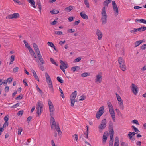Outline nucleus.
Listing matches in <instances>:
<instances>
[{
    "label": "nucleus",
    "instance_id": "obj_1",
    "mask_svg": "<svg viewBox=\"0 0 146 146\" xmlns=\"http://www.w3.org/2000/svg\"><path fill=\"white\" fill-rule=\"evenodd\" d=\"M43 107V104L42 102L41 101H38L36 105V113L38 114V117L40 115L42 112V109Z\"/></svg>",
    "mask_w": 146,
    "mask_h": 146
},
{
    "label": "nucleus",
    "instance_id": "obj_2",
    "mask_svg": "<svg viewBox=\"0 0 146 146\" xmlns=\"http://www.w3.org/2000/svg\"><path fill=\"white\" fill-rule=\"evenodd\" d=\"M106 119H104L102 120L100 125L98 127L99 132L100 133L102 132L103 130L105 129L106 127Z\"/></svg>",
    "mask_w": 146,
    "mask_h": 146
},
{
    "label": "nucleus",
    "instance_id": "obj_3",
    "mask_svg": "<svg viewBox=\"0 0 146 146\" xmlns=\"http://www.w3.org/2000/svg\"><path fill=\"white\" fill-rule=\"evenodd\" d=\"M50 121L51 127L52 128H53V127H54L56 128L57 127V126H59L58 123H56L53 117H51Z\"/></svg>",
    "mask_w": 146,
    "mask_h": 146
},
{
    "label": "nucleus",
    "instance_id": "obj_4",
    "mask_svg": "<svg viewBox=\"0 0 146 146\" xmlns=\"http://www.w3.org/2000/svg\"><path fill=\"white\" fill-rule=\"evenodd\" d=\"M146 29V27L143 26L137 29L134 28L133 30H130V31L132 33L135 34V32H136L138 31L140 32L143 31L145 30Z\"/></svg>",
    "mask_w": 146,
    "mask_h": 146
},
{
    "label": "nucleus",
    "instance_id": "obj_5",
    "mask_svg": "<svg viewBox=\"0 0 146 146\" xmlns=\"http://www.w3.org/2000/svg\"><path fill=\"white\" fill-rule=\"evenodd\" d=\"M132 91L133 93L135 95H136L137 94L138 91V87L137 86L134 84H132Z\"/></svg>",
    "mask_w": 146,
    "mask_h": 146
},
{
    "label": "nucleus",
    "instance_id": "obj_6",
    "mask_svg": "<svg viewBox=\"0 0 146 146\" xmlns=\"http://www.w3.org/2000/svg\"><path fill=\"white\" fill-rule=\"evenodd\" d=\"M112 3L113 7L115 14L116 15H117L118 13V10L117 6L115 2L113 1Z\"/></svg>",
    "mask_w": 146,
    "mask_h": 146
},
{
    "label": "nucleus",
    "instance_id": "obj_7",
    "mask_svg": "<svg viewBox=\"0 0 146 146\" xmlns=\"http://www.w3.org/2000/svg\"><path fill=\"white\" fill-rule=\"evenodd\" d=\"M19 17V14L18 13H15L8 15V18H17Z\"/></svg>",
    "mask_w": 146,
    "mask_h": 146
},
{
    "label": "nucleus",
    "instance_id": "obj_8",
    "mask_svg": "<svg viewBox=\"0 0 146 146\" xmlns=\"http://www.w3.org/2000/svg\"><path fill=\"white\" fill-rule=\"evenodd\" d=\"M108 136V133L107 131L105 132L103 134L102 139V142L104 144L107 140V138Z\"/></svg>",
    "mask_w": 146,
    "mask_h": 146
},
{
    "label": "nucleus",
    "instance_id": "obj_9",
    "mask_svg": "<svg viewBox=\"0 0 146 146\" xmlns=\"http://www.w3.org/2000/svg\"><path fill=\"white\" fill-rule=\"evenodd\" d=\"M96 35L98 40H101L102 37V34L101 32L98 29L96 30Z\"/></svg>",
    "mask_w": 146,
    "mask_h": 146
},
{
    "label": "nucleus",
    "instance_id": "obj_10",
    "mask_svg": "<svg viewBox=\"0 0 146 146\" xmlns=\"http://www.w3.org/2000/svg\"><path fill=\"white\" fill-rule=\"evenodd\" d=\"M102 80V76L98 75L96 76V78L95 79V82L97 83L98 82L99 83L101 82Z\"/></svg>",
    "mask_w": 146,
    "mask_h": 146
},
{
    "label": "nucleus",
    "instance_id": "obj_11",
    "mask_svg": "<svg viewBox=\"0 0 146 146\" xmlns=\"http://www.w3.org/2000/svg\"><path fill=\"white\" fill-rule=\"evenodd\" d=\"M105 10V7L104 6L103 8L102 11V15L103 18H106L107 17Z\"/></svg>",
    "mask_w": 146,
    "mask_h": 146
},
{
    "label": "nucleus",
    "instance_id": "obj_12",
    "mask_svg": "<svg viewBox=\"0 0 146 146\" xmlns=\"http://www.w3.org/2000/svg\"><path fill=\"white\" fill-rule=\"evenodd\" d=\"M28 49L29 50L30 53L32 56H33L35 58H36V55L32 49L30 47H28Z\"/></svg>",
    "mask_w": 146,
    "mask_h": 146
},
{
    "label": "nucleus",
    "instance_id": "obj_13",
    "mask_svg": "<svg viewBox=\"0 0 146 146\" xmlns=\"http://www.w3.org/2000/svg\"><path fill=\"white\" fill-rule=\"evenodd\" d=\"M73 6L70 5L66 8L64 10L66 12H70L73 9Z\"/></svg>",
    "mask_w": 146,
    "mask_h": 146
},
{
    "label": "nucleus",
    "instance_id": "obj_14",
    "mask_svg": "<svg viewBox=\"0 0 146 146\" xmlns=\"http://www.w3.org/2000/svg\"><path fill=\"white\" fill-rule=\"evenodd\" d=\"M77 92L76 91H75L74 92L72 93L70 96V99L75 100L76 95H77Z\"/></svg>",
    "mask_w": 146,
    "mask_h": 146
},
{
    "label": "nucleus",
    "instance_id": "obj_15",
    "mask_svg": "<svg viewBox=\"0 0 146 146\" xmlns=\"http://www.w3.org/2000/svg\"><path fill=\"white\" fill-rule=\"evenodd\" d=\"M118 61L120 65L124 64L125 62V61L121 57H119L118 58Z\"/></svg>",
    "mask_w": 146,
    "mask_h": 146
},
{
    "label": "nucleus",
    "instance_id": "obj_16",
    "mask_svg": "<svg viewBox=\"0 0 146 146\" xmlns=\"http://www.w3.org/2000/svg\"><path fill=\"white\" fill-rule=\"evenodd\" d=\"M60 63L61 65L63 66L64 67L65 69H66L68 68V66L67 64L65 63L62 60L60 61Z\"/></svg>",
    "mask_w": 146,
    "mask_h": 146
},
{
    "label": "nucleus",
    "instance_id": "obj_17",
    "mask_svg": "<svg viewBox=\"0 0 146 146\" xmlns=\"http://www.w3.org/2000/svg\"><path fill=\"white\" fill-rule=\"evenodd\" d=\"M120 68L123 71H124L126 70V67L125 63L120 65Z\"/></svg>",
    "mask_w": 146,
    "mask_h": 146
},
{
    "label": "nucleus",
    "instance_id": "obj_18",
    "mask_svg": "<svg viewBox=\"0 0 146 146\" xmlns=\"http://www.w3.org/2000/svg\"><path fill=\"white\" fill-rule=\"evenodd\" d=\"M104 107L103 106L99 108V110L98 112L103 114L104 112Z\"/></svg>",
    "mask_w": 146,
    "mask_h": 146
},
{
    "label": "nucleus",
    "instance_id": "obj_19",
    "mask_svg": "<svg viewBox=\"0 0 146 146\" xmlns=\"http://www.w3.org/2000/svg\"><path fill=\"white\" fill-rule=\"evenodd\" d=\"M111 115L113 121L114 122L115 121V114L114 111H112L111 113H110Z\"/></svg>",
    "mask_w": 146,
    "mask_h": 146
},
{
    "label": "nucleus",
    "instance_id": "obj_20",
    "mask_svg": "<svg viewBox=\"0 0 146 146\" xmlns=\"http://www.w3.org/2000/svg\"><path fill=\"white\" fill-rule=\"evenodd\" d=\"M111 0H105L103 3L104 5L105 6H108V5L111 2Z\"/></svg>",
    "mask_w": 146,
    "mask_h": 146
},
{
    "label": "nucleus",
    "instance_id": "obj_21",
    "mask_svg": "<svg viewBox=\"0 0 146 146\" xmlns=\"http://www.w3.org/2000/svg\"><path fill=\"white\" fill-rule=\"evenodd\" d=\"M38 57L40 62H41V64H43L45 63V61L42 58L41 55L38 56Z\"/></svg>",
    "mask_w": 146,
    "mask_h": 146
},
{
    "label": "nucleus",
    "instance_id": "obj_22",
    "mask_svg": "<svg viewBox=\"0 0 146 146\" xmlns=\"http://www.w3.org/2000/svg\"><path fill=\"white\" fill-rule=\"evenodd\" d=\"M31 6L34 8H36V6L35 5V2L34 0H28Z\"/></svg>",
    "mask_w": 146,
    "mask_h": 146
},
{
    "label": "nucleus",
    "instance_id": "obj_23",
    "mask_svg": "<svg viewBox=\"0 0 146 146\" xmlns=\"http://www.w3.org/2000/svg\"><path fill=\"white\" fill-rule=\"evenodd\" d=\"M90 75V73L87 72H84L81 74V76L82 77L89 76Z\"/></svg>",
    "mask_w": 146,
    "mask_h": 146
},
{
    "label": "nucleus",
    "instance_id": "obj_24",
    "mask_svg": "<svg viewBox=\"0 0 146 146\" xmlns=\"http://www.w3.org/2000/svg\"><path fill=\"white\" fill-rule=\"evenodd\" d=\"M109 133L110 137V140H113V138L114 132H113V131L111 132L110 131Z\"/></svg>",
    "mask_w": 146,
    "mask_h": 146
},
{
    "label": "nucleus",
    "instance_id": "obj_25",
    "mask_svg": "<svg viewBox=\"0 0 146 146\" xmlns=\"http://www.w3.org/2000/svg\"><path fill=\"white\" fill-rule=\"evenodd\" d=\"M80 15L82 18H88V16L82 12L80 13Z\"/></svg>",
    "mask_w": 146,
    "mask_h": 146
},
{
    "label": "nucleus",
    "instance_id": "obj_26",
    "mask_svg": "<svg viewBox=\"0 0 146 146\" xmlns=\"http://www.w3.org/2000/svg\"><path fill=\"white\" fill-rule=\"evenodd\" d=\"M80 69V67L78 66H74L72 67L71 69L73 72H75L76 70H78Z\"/></svg>",
    "mask_w": 146,
    "mask_h": 146
},
{
    "label": "nucleus",
    "instance_id": "obj_27",
    "mask_svg": "<svg viewBox=\"0 0 146 146\" xmlns=\"http://www.w3.org/2000/svg\"><path fill=\"white\" fill-rule=\"evenodd\" d=\"M34 76V77L35 79L38 81H39V79L38 77V76H37L36 72H33V73Z\"/></svg>",
    "mask_w": 146,
    "mask_h": 146
},
{
    "label": "nucleus",
    "instance_id": "obj_28",
    "mask_svg": "<svg viewBox=\"0 0 146 146\" xmlns=\"http://www.w3.org/2000/svg\"><path fill=\"white\" fill-rule=\"evenodd\" d=\"M109 132L113 131L114 132L113 129V126L112 123L110 124L109 126Z\"/></svg>",
    "mask_w": 146,
    "mask_h": 146
},
{
    "label": "nucleus",
    "instance_id": "obj_29",
    "mask_svg": "<svg viewBox=\"0 0 146 146\" xmlns=\"http://www.w3.org/2000/svg\"><path fill=\"white\" fill-rule=\"evenodd\" d=\"M37 5H38V7L39 9V11L40 12L41 11L42 7L41 3L40 1L37 2Z\"/></svg>",
    "mask_w": 146,
    "mask_h": 146
},
{
    "label": "nucleus",
    "instance_id": "obj_30",
    "mask_svg": "<svg viewBox=\"0 0 146 146\" xmlns=\"http://www.w3.org/2000/svg\"><path fill=\"white\" fill-rule=\"evenodd\" d=\"M56 131L58 132L59 135H61L62 134V132L61 131L59 126H57V127L55 128Z\"/></svg>",
    "mask_w": 146,
    "mask_h": 146
},
{
    "label": "nucleus",
    "instance_id": "obj_31",
    "mask_svg": "<svg viewBox=\"0 0 146 146\" xmlns=\"http://www.w3.org/2000/svg\"><path fill=\"white\" fill-rule=\"evenodd\" d=\"M143 42V41L141 40L136 41L135 43V47H136L138 46L141 43H142Z\"/></svg>",
    "mask_w": 146,
    "mask_h": 146
},
{
    "label": "nucleus",
    "instance_id": "obj_32",
    "mask_svg": "<svg viewBox=\"0 0 146 146\" xmlns=\"http://www.w3.org/2000/svg\"><path fill=\"white\" fill-rule=\"evenodd\" d=\"M50 12L52 14H57L59 13V11L57 10H53L50 11Z\"/></svg>",
    "mask_w": 146,
    "mask_h": 146
},
{
    "label": "nucleus",
    "instance_id": "obj_33",
    "mask_svg": "<svg viewBox=\"0 0 146 146\" xmlns=\"http://www.w3.org/2000/svg\"><path fill=\"white\" fill-rule=\"evenodd\" d=\"M131 127L133 129H134V131L138 133L139 132H140V131L136 127H135L134 126H131Z\"/></svg>",
    "mask_w": 146,
    "mask_h": 146
},
{
    "label": "nucleus",
    "instance_id": "obj_34",
    "mask_svg": "<svg viewBox=\"0 0 146 146\" xmlns=\"http://www.w3.org/2000/svg\"><path fill=\"white\" fill-rule=\"evenodd\" d=\"M42 64H38V66L39 67H40V69L42 71H44V67L43 66V65Z\"/></svg>",
    "mask_w": 146,
    "mask_h": 146
},
{
    "label": "nucleus",
    "instance_id": "obj_35",
    "mask_svg": "<svg viewBox=\"0 0 146 146\" xmlns=\"http://www.w3.org/2000/svg\"><path fill=\"white\" fill-rule=\"evenodd\" d=\"M50 60L51 63L56 66H58V64H57L55 62L54 60L52 58H50Z\"/></svg>",
    "mask_w": 146,
    "mask_h": 146
},
{
    "label": "nucleus",
    "instance_id": "obj_36",
    "mask_svg": "<svg viewBox=\"0 0 146 146\" xmlns=\"http://www.w3.org/2000/svg\"><path fill=\"white\" fill-rule=\"evenodd\" d=\"M100 21L103 25H104L107 23V19H101Z\"/></svg>",
    "mask_w": 146,
    "mask_h": 146
},
{
    "label": "nucleus",
    "instance_id": "obj_37",
    "mask_svg": "<svg viewBox=\"0 0 146 146\" xmlns=\"http://www.w3.org/2000/svg\"><path fill=\"white\" fill-rule=\"evenodd\" d=\"M84 3L86 5V7L88 8H89V4L87 0H84Z\"/></svg>",
    "mask_w": 146,
    "mask_h": 146
},
{
    "label": "nucleus",
    "instance_id": "obj_38",
    "mask_svg": "<svg viewBox=\"0 0 146 146\" xmlns=\"http://www.w3.org/2000/svg\"><path fill=\"white\" fill-rule=\"evenodd\" d=\"M102 115V113L101 114L97 112L96 114V117L98 119Z\"/></svg>",
    "mask_w": 146,
    "mask_h": 146
},
{
    "label": "nucleus",
    "instance_id": "obj_39",
    "mask_svg": "<svg viewBox=\"0 0 146 146\" xmlns=\"http://www.w3.org/2000/svg\"><path fill=\"white\" fill-rule=\"evenodd\" d=\"M27 141L28 143H27L26 144L27 145H29V143H29L31 142V146H34L33 144V141H31V139H29L27 140Z\"/></svg>",
    "mask_w": 146,
    "mask_h": 146
},
{
    "label": "nucleus",
    "instance_id": "obj_40",
    "mask_svg": "<svg viewBox=\"0 0 146 146\" xmlns=\"http://www.w3.org/2000/svg\"><path fill=\"white\" fill-rule=\"evenodd\" d=\"M86 98V96L82 95L80 97V99H79V101H83Z\"/></svg>",
    "mask_w": 146,
    "mask_h": 146
},
{
    "label": "nucleus",
    "instance_id": "obj_41",
    "mask_svg": "<svg viewBox=\"0 0 146 146\" xmlns=\"http://www.w3.org/2000/svg\"><path fill=\"white\" fill-rule=\"evenodd\" d=\"M57 80L61 83H63V80L61 79L60 77H57Z\"/></svg>",
    "mask_w": 146,
    "mask_h": 146
},
{
    "label": "nucleus",
    "instance_id": "obj_42",
    "mask_svg": "<svg viewBox=\"0 0 146 146\" xmlns=\"http://www.w3.org/2000/svg\"><path fill=\"white\" fill-rule=\"evenodd\" d=\"M49 109L50 111H54L55 109L53 105L49 106Z\"/></svg>",
    "mask_w": 146,
    "mask_h": 146
},
{
    "label": "nucleus",
    "instance_id": "obj_43",
    "mask_svg": "<svg viewBox=\"0 0 146 146\" xmlns=\"http://www.w3.org/2000/svg\"><path fill=\"white\" fill-rule=\"evenodd\" d=\"M23 131V129L21 127L19 128L18 129V134L19 135H20L21 133Z\"/></svg>",
    "mask_w": 146,
    "mask_h": 146
},
{
    "label": "nucleus",
    "instance_id": "obj_44",
    "mask_svg": "<svg viewBox=\"0 0 146 146\" xmlns=\"http://www.w3.org/2000/svg\"><path fill=\"white\" fill-rule=\"evenodd\" d=\"M23 113V110H21L19 111L17 113V115L18 116H19L20 115L21 116Z\"/></svg>",
    "mask_w": 146,
    "mask_h": 146
},
{
    "label": "nucleus",
    "instance_id": "obj_45",
    "mask_svg": "<svg viewBox=\"0 0 146 146\" xmlns=\"http://www.w3.org/2000/svg\"><path fill=\"white\" fill-rule=\"evenodd\" d=\"M19 103H17L15 104L13 106L11 107V108H15L19 106Z\"/></svg>",
    "mask_w": 146,
    "mask_h": 146
},
{
    "label": "nucleus",
    "instance_id": "obj_46",
    "mask_svg": "<svg viewBox=\"0 0 146 146\" xmlns=\"http://www.w3.org/2000/svg\"><path fill=\"white\" fill-rule=\"evenodd\" d=\"M15 56L14 55H12L11 58H10V61H11V62H13V61L15 60Z\"/></svg>",
    "mask_w": 146,
    "mask_h": 146
},
{
    "label": "nucleus",
    "instance_id": "obj_47",
    "mask_svg": "<svg viewBox=\"0 0 146 146\" xmlns=\"http://www.w3.org/2000/svg\"><path fill=\"white\" fill-rule=\"evenodd\" d=\"M128 136L129 137V138L131 141H134L135 140V138L133 137L131 135L128 134Z\"/></svg>",
    "mask_w": 146,
    "mask_h": 146
},
{
    "label": "nucleus",
    "instance_id": "obj_48",
    "mask_svg": "<svg viewBox=\"0 0 146 146\" xmlns=\"http://www.w3.org/2000/svg\"><path fill=\"white\" fill-rule=\"evenodd\" d=\"M23 97V95L22 94H21L18 97H16L15 99L16 100L21 99Z\"/></svg>",
    "mask_w": 146,
    "mask_h": 146
},
{
    "label": "nucleus",
    "instance_id": "obj_49",
    "mask_svg": "<svg viewBox=\"0 0 146 146\" xmlns=\"http://www.w3.org/2000/svg\"><path fill=\"white\" fill-rule=\"evenodd\" d=\"M71 100V106L72 107H73L75 101V100L70 99Z\"/></svg>",
    "mask_w": 146,
    "mask_h": 146
},
{
    "label": "nucleus",
    "instance_id": "obj_50",
    "mask_svg": "<svg viewBox=\"0 0 146 146\" xmlns=\"http://www.w3.org/2000/svg\"><path fill=\"white\" fill-rule=\"evenodd\" d=\"M19 69V68L18 67H16L13 69V72L15 73L18 71Z\"/></svg>",
    "mask_w": 146,
    "mask_h": 146
},
{
    "label": "nucleus",
    "instance_id": "obj_51",
    "mask_svg": "<svg viewBox=\"0 0 146 146\" xmlns=\"http://www.w3.org/2000/svg\"><path fill=\"white\" fill-rule=\"evenodd\" d=\"M48 45L51 47H53L54 45V44L52 42H48L47 43Z\"/></svg>",
    "mask_w": 146,
    "mask_h": 146
},
{
    "label": "nucleus",
    "instance_id": "obj_52",
    "mask_svg": "<svg viewBox=\"0 0 146 146\" xmlns=\"http://www.w3.org/2000/svg\"><path fill=\"white\" fill-rule=\"evenodd\" d=\"M81 60V58L80 57H78L77 58L75 59L74 60V61L75 62H79Z\"/></svg>",
    "mask_w": 146,
    "mask_h": 146
},
{
    "label": "nucleus",
    "instance_id": "obj_53",
    "mask_svg": "<svg viewBox=\"0 0 146 146\" xmlns=\"http://www.w3.org/2000/svg\"><path fill=\"white\" fill-rule=\"evenodd\" d=\"M23 42L25 45L26 47L28 48V47H30L29 46V44L28 42L25 40L23 41Z\"/></svg>",
    "mask_w": 146,
    "mask_h": 146
},
{
    "label": "nucleus",
    "instance_id": "obj_54",
    "mask_svg": "<svg viewBox=\"0 0 146 146\" xmlns=\"http://www.w3.org/2000/svg\"><path fill=\"white\" fill-rule=\"evenodd\" d=\"M107 103L109 108H111L112 107H113L111 104L110 102H108Z\"/></svg>",
    "mask_w": 146,
    "mask_h": 146
},
{
    "label": "nucleus",
    "instance_id": "obj_55",
    "mask_svg": "<svg viewBox=\"0 0 146 146\" xmlns=\"http://www.w3.org/2000/svg\"><path fill=\"white\" fill-rule=\"evenodd\" d=\"M73 137H74V139H76V141H77V140L78 138V136L77 134H76L74 135H72Z\"/></svg>",
    "mask_w": 146,
    "mask_h": 146
},
{
    "label": "nucleus",
    "instance_id": "obj_56",
    "mask_svg": "<svg viewBox=\"0 0 146 146\" xmlns=\"http://www.w3.org/2000/svg\"><path fill=\"white\" fill-rule=\"evenodd\" d=\"M59 91L61 94V96L62 97L64 98V94H63L62 90L60 88H59Z\"/></svg>",
    "mask_w": 146,
    "mask_h": 146
},
{
    "label": "nucleus",
    "instance_id": "obj_57",
    "mask_svg": "<svg viewBox=\"0 0 146 146\" xmlns=\"http://www.w3.org/2000/svg\"><path fill=\"white\" fill-rule=\"evenodd\" d=\"M55 33L57 35H61L63 33L62 32L60 31H55Z\"/></svg>",
    "mask_w": 146,
    "mask_h": 146
},
{
    "label": "nucleus",
    "instance_id": "obj_58",
    "mask_svg": "<svg viewBox=\"0 0 146 146\" xmlns=\"http://www.w3.org/2000/svg\"><path fill=\"white\" fill-rule=\"evenodd\" d=\"M119 143V138L117 136L115 137V144L116 143Z\"/></svg>",
    "mask_w": 146,
    "mask_h": 146
},
{
    "label": "nucleus",
    "instance_id": "obj_59",
    "mask_svg": "<svg viewBox=\"0 0 146 146\" xmlns=\"http://www.w3.org/2000/svg\"><path fill=\"white\" fill-rule=\"evenodd\" d=\"M141 48L143 50H145L146 48V44H143L141 46Z\"/></svg>",
    "mask_w": 146,
    "mask_h": 146
},
{
    "label": "nucleus",
    "instance_id": "obj_60",
    "mask_svg": "<svg viewBox=\"0 0 146 146\" xmlns=\"http://www.w3.org/2000/svg\"><path fill=\"white\" fill-rule=\"evenodd\" d=\"M48 104L49 105V106H50L53 105V104L51 101L50 100L48 99Z\"/></svg>",
    "mask_w": 146,
    "mask_h": 146
},
{
    "label": "nucleus",
    "instance_id": "obj_61",
    "mask_svg": "<svg viewBox=\"0 0 146 146\" xmlns=\"http://www.w3.org/2000/svg\"><path fill=\"white\" fill-rule=\"evenodd\" d=\"M35 51L36 53L37 54V56H40L41 55L40 54V51L39 49L38 50H37L36 51Z\"/></svg>",
    "mask_w": 146,
    "mask_h": 146
},
{
    "label": "nucleus",
    "instance_id": "obj_62",
    "mask_svg": "<svg viewBox=\"0 0 146 146\" xmlns=\"http://www.w3.org/2000/svg\"><path fill=\"white\" fill-rule=\"evenodd\" d=\"M132 122L135 123V124L137 125H139V123L138 122V121L137 120H133L132 121Z\"/></svg>",
    "mask_w": 146,
    "mask_h": 146
},
{
    "label": "nucleus",
    "instance_id": "obj_63",
    "mask_svg": "<svg viewBox=\"0 0 146 146\" xmlns=\"http://www.w3.org/2000/svg\"><path fill=\"white\" fill-rule=\"evenodd\" d=\"M57 23V21L56 20H54L53 21L51 22L50 23V24L51 25H55Z\"/></svg>",
    "mask_w": 146,
    "mask_h": 146
},
{
    "label": "nucleus",
    "instance_id": "obj_64",
    "mask_svg": "<svg viewBox=\"0 0 146 146\" xmlns=\"http://www.w3.org/2000/svg\"><path fill=\"white\" fill-rule=\"evenodd\" d=\"M121 146H128V144L126 143L122 142L121 143Z\"/></svg>",
    "mask_w": 146,
    "mask_h": 146
}]
</instances>
